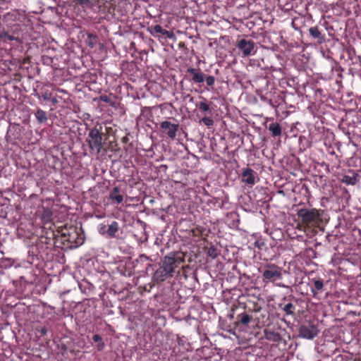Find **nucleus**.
<instances>
[{"mask_svg":"<svg viewBox=\"0 0 361 361\" xmlns=\"http://www.w3.org/2000/svg\"><path fill=\"white\" fill-rule=\"evenodd\" d=\"M204 80L206 81L208 86L212 87L214 85L215 78L213 75L204 76Z\"/></svg>","mask_w":361,"mask_h":361,"instance_id":"ea45409f","label":"nucleus"},{"mask_svg":"<svg viewBox=\"0 0 361 361\" xmlns=\"http://www.w3.org/2000/svg\"><path fill=\"white\" fill-rule=\"evenodd\" d=\"M107 226L108 224H105L104 223L98 225L97 231L100 235L106 236Z\"/></svg>","mask_w":361,"mask_h":361,"instance_id":"4c0bfd02","label":"nucleus"},{"mask_svg":"<svg viewBox=\"0 0 361 361\" xmlns=\"http://www.w3.org/2000/svg\"><path fill=\"white\" fill-rule=\"evenodd\" d=\"M148 31L154 37H158L159 35L166 36L168 38L171 39L175 37L173 32L164 30L160 25H152L148 27Z\"/></svg>","mask_w":361,"mask_h":361,"instance_id":"f3484780","label":"nucleus"},{"mask_svg":"<svg viewBox=\"0 0 361 361\" xmlns=\"http://www.w3.org/2000/svg\"><path fill=\"white\" fill-rule=\"evenodd\" d=\"M257 173L251 168L246 167L242 169L241 182L246 183L250 186L255 184Z\"/></svg>","mask_w":361,"mask_h":361,"instance_id":"dca6fc26","label":"nucleus"},{"mask_svg":"<svg viewBox=\"0 0 361 361\" xmlns=\"http://www.w3.org/2000/svg\"><path fill=\"white\" fill-rule=\"evenodd\" d=\"M118 223L116 221H111V224L107 226L106 237L111 238H115L118 231Z\"/></svg>","mask_w":361,"mask_h":361,"instance_id":"bb28decb","label":"nucleus"},{"mask_svg":"<svg viewBox=\"0 0 361 361\" xmlns=\"http://www.w3.org/2000/svg\"><path fill=\"white\" fill-rule=\"evenodd\" d=\"M87 44L88 47L93 48L97 42V36L93 33H87Z\"/></svg>","mask_w":361,"mask_h":361,"instance_id":"473e14b6","label":"nucleus"},{"mask_svg":"<svg viewBox=\"0 0 361 361\" xmlns=\"http://www.w3.org/2000/svg\"><path fill=\"white\" fill-rule=\"evenodd\" d=\"M279 286L283 287V288H288V286H286L284 284H280Z\"/></svg>","mask_w":361,"mask_h":361,"instance_id":"09e8293b","label":"nucleus"},{"mask_svg":"<svg viewBox=\"0 0 361 361\" xmlns=\"http://www.w3.org/2000/svg\"><path fill=\"white\" fill-rule=\"evenodd\" d=\"M187 73L191 76L189 80L192 83H202L204 81V74L200 68L197 69L192 67H188L187 68Z\"/></svg>","mask_w":361,"mask_h":361,"instance_id":"a211bd4d","label":"nucleus"},{"mask_svg":"<svg viewBox=\"0 0 361 361\" xmlns=\"http://www.w3.org/2000/svg\"><path fill=\"white\" fill-rule=\"evenodd\" d=\"M180 125L178 122L175 120V122H171L169 120H165L159 124V132L166 138L174 140L176 138L177 134L179 131Z\"/></svg>","mask_w":361,"mask_h":361,"instance_id":"6e6552de","label":"nucleus"},{"mask_svg":"<svg viewBox=\"0 0 361 361\" xmlns=\"http://www.w3.org/2000/svg\"><path fill=\"white\" fill-rule=\"evenodd\" d=\"M264 334L265 339L269 341L279 342L282 339L281 334L276 331L264 329Z\"/></svg>","mask_w":361,"mask_h":361,"instance_id":"a878e982","label":"nucleus"},{"mask_svg":"<svg viewBox=\"0 0 361 361\" xmlns=\"http://www.w3.org/2000/svg\"><path fill=\"white\" fill-rule=\"evenodd\" d=\"M236 290H237V289H236V288H233V289L227 290V291H228V293H231V292H233V291H236Z\"/></svg>","mask_w":361,"mask_h":361,"instance_id":"de8ad7c7","label":"nucleus"},{"mask_svg":"<svg viewBox=\"0 0 361 361\" xmlns=\"http://www.w3.org/2000/svg\"><path fill=\"white\" fill-rule=\"evenodd\" d=\"M309 33L311 37L317 41L319 44H322L325 41L324 35L322 34L321 31L317 26L311 27L309 29Z\"/></svg>","mask_w":361,"mask_h":361,"instance_id":"b1692460","label":"nucleus"},{"mask_svg":"<svg viewBox=\"0 0 361 361\" xmlns=\"http://www.w3.org/2000/svg\"><path fill=\"white\" fill-rule=\"evenodd\" d=\"M61 348H62V350H63L64 351H66V345H63Z\"/></svg>","mask_w":361,"mask_h":361,"instance_id":"8fccbe9b","label":"nucleus"},{"mask_svg":"<svg viewBox=\"0 0 361 361\" xmlns=\"http://www.w3.org/2000/svg\"><path fill=\"white\" fill-rule=\"evenodd\" d=\"M348 356L343 355H338L332 360V361H348Z\"/></svg>","mask_w":361,"mask_h":361,"instance_id":"79ce46f5","label":"nucleus"},{"mask_svg":"<svg viewBox=\"0 0 361 361\" xmlns=\"http://www.w3.org/2000/svg\"><path fill=\"white\" fill-rule=\"evenodd\" d=\"M227 317L230 320H233L234 330L239 332H248L254 323L252 314L246 310H243L236 314L234 312L230 313L227 315Z\"/></svg>","mask_w":361,"mask_h":361,"instance_id":"7ed1b4c3","label":"nucleus"},{"mask_svg":"<svg viewBox=\"0 0 361 361\" xmlns=\"http://www.w3.org/2000/svg\"><path fill=\"white\" fill-rule=\"evenodd\" d=\"M54 87L56 85L52 83H39L33 89L32 94L39 100L41 104L44 105L51 99L50 88L54 90Z\"/></svg>","mask_w":361,"mask_h":361,"instance_id":"0eeeda50","label":"nucleus"},{"mask_svg":"<svg viewBox=\"0 0 361 361\" xmlns=\"http://www.w3.org/2000/svg\"><path fill=\"white\" fill-rule=\"evenodd\" d=\"M102 126H97L89 128L87 130V135L85 139L88 145L90 152L99 154L103 148V137H102Z\"/></svg>","mask_w":361,"mask_h":361,"instance_id":"20e7f679","label":"nucleus"},{"mask_svg":"<svg viewBox=\"0 0 361 361\" xmlns=\"http://www.w3.org/2000/svg\"><path fill=\"white\" fill-rule=\"evenodd\" d=\"M343 125H345L347 130V133L353 135V136L361 135V116L355 114L353 115L348 116Z\"/></svg>","mask_w":361,"mask_h":361,"instance_id":"1a4fd4ad","label":"nucleus"},{"mask_svg":"<svg viewBox=\"0 0 361 361\" xmlns=\"http://www.w3.org/2000/svg\"><path fill=\"white\" fill-rule=\"evenodd\" d=\"M55 90L59 92H61V93H65V94H67V91L66 90H63V89H61V88H59V87H54Z\"/></svg>","mask_w":361,"mask_h":361,"instance_id":"c03bdc74","label":"nucleus"},{"mask_svg":"<svg viewBox=\"0 0 361 361\" xmlns=\"http://www.w3.org/2000/svg\"><path fill=\"white\" fill-rule=\"evenodd\" d=\"M207 254L208 256H209L212 259H215L219 255V250L217 249L216 247L212 245L209 247Z\"/></svg>","mask_w":361,"mask_h":361,"instance_id":"f704fd0d","label":"nucleus"},{"mask_svg":"<svg viewBox=\"0 0 361 361\" xmlns=\"http://www.w3.org/2000/svg\"><path fill=\"white\" fill-rule=\"evenodd\" d=\"M281 268L275 264H268L262 271V281L267 283L282 278Z\"/></svg>","mask_w":361,"mask_h":361,"instance_id":"9d476101","label":"nucleus"},{"mask_svg":"<svg viewBox=\"0 0 361 361\" xmlns=\"http://www.w3.org/2000/svg\"><path fill=\"white\" fill-rule=\"evenodd\" d=\"M299 336L305 339H313L318 334L317 326L312 323L304 324L299 327Z\"/></svg>","mask_w":361,"mask_h":361,"instance_id":"4468645a","label":"nucleus"},{"mask_svg":"<svg viewBox=\"0 0 361 361\" xmlns=\"http://www.w3.org/2000/svg\"><path fill=\"white\" fill-rule=\"evenodd\" d=\"M235 46L244 56L255 54V42L252 39H240Z\"/></svg>","mask_w":361,"mask_h":361,"instance_id":"2eb2a0df","label":"nucleus"},{"mask_svg":"<svg viewBox=\"0 0 361 361\" xmlns=\"http://www.w3.org/2000/svg\"><path fill=\"white\" fill-rule=\"evenodd\" d=\"M94 343H97V349L99 351H102L105 348V343L103 341L102 337L99 334H94L92 338Z\"/></svg>","mask_w":361,"mask_h":361,"instance_id":"c85d7f7f","label":"nucleus"},{"mask_svg":"<svg viewBox=\"0 0 361 361\" xmlns=\"http://www.w3.org/2000/svg\"><path fill=\"white\" fill-rule=\"evenodd\" d=\"M314 97L317 102H323V99L326 97V94L321 88H316L314 90Z\"/></svg>","mask_w":361,"mask_h":361,"instance_id":"2f4dec72","label":"nucleus"},{"mask_svg":"<svg viewBox=\"0 0 361 361\" xmlns=\"http://www.w3.org/2000/svg\"><path fill=\"white\" fill-rule=\"evenodd\" d=\"M274 78L279 80V84L281 87L286 88L288 86H291L288 82V80L284 70L282 68L274 69Z\"/></svg>","mask_w":361,"mask_h":361,"instance_id":"aec40b11","label":"nucleus"},{"mask_svg":"<svg viewBox=\"0 0 361 361\" xmlns=\"http://www.w3.org/2000/svg\"><path fill=\"white\" fill-rule=\"evenodd\" d=\"M260 99L269 104L273 108H276L278 104L274 99V87L271 80L266 76H257L252 80V85Z\"/></svg>","mask_w":361,"mask_h":361,"instance_id":"f03ea898","label":"nucleus"},{"mask_svg":"<svg viewBox=\"0 0 361 361\" xmlns=\"http://www.w3.org/2000/svg\"><path fill=\"white\" fill-rule=\"evenodd\" d=\"M297 300L294 298L284 296L278 304L279 310H282L284 316L293 317L295 314Z\"/></svg>","mask_w":361,"mask_h":361,"instance_id":"9b49d317","label":"nucleus"},{"mask_svg":"<svg viewBox=\"0 0 361 361\" xmlns=\"http://www.w3.org/2000/svg\"><path fill=\"white\" fill-rule=\"evenodd\" d=\"M109 199L114 204H121L123 201V195L121 193V189L118 186H115L110 191Z\"/></svg>","mask_w":361,"mask_h":361,"instance_id":"4be33fe9","label":"nucleus"},{"mask_svg":"<svg viewBox=\"0 0 361 361\" xmlns=\"http://www.w3.org/2000/svg\"><path fill=\"white\" fill-rule=\"evenodd\" d=\"M308 286H310L312 297L320 299V296L325 290V283L322 278L316 276L309 279Z\"/></svg>","mask_w":361,"mask_h":361,"instance_id":"f8f14e48","label":"nucleus"},{"mask_svg":"<svg viewBox=\"0 0 361 361\" xmlns=\"http://www.w3.org/2000/svg\"><path fill=\"white\" fill-rule=\"evenodd\" d=\"M202 98L203 101L200 102L198 105L199 109L203 112L210 111L209 105L207 103L206 99L204 97Z\"/></svg>","mask_w":361,"mask_h":361,"instance_id":"c9c22d12","label":"nucleus"},{"mask_svg":"<svg viewBox=\"0 0 361 361\" xmlns=\"http://www.w3.org/2000/svg\"><path fill=\"white\" fill-rule=\"evenodd\" d=\"M184 257L180 252H170L163 257L159 267L152 274V280L157 283L165 281L176 275L180 282L186 280L188 275L183 266Z\"/></svg>","mask_w":361,"mask_h":361,"instance_id":"f257e3e1","label":"nucleus"},{"mask_svg":"<svg viewBox=\"0 0 361 361\" xmlns=\"http://www.w3.org/2000/svg\"><path fill=\"white\" fill-rule=\"evenodd\" d=\"M99 100L105 103L109 104L111 106H114V102L111 99V98L106 94H101L99 97Z\"/></svg>","mask_w":361,"mask_h":361,"instance_id":"e433bc0d","label":"nucleus"},{"mask_svg":"<svg viewBox=\"0 0 361 361\" xmlns=\"http://www.w3.org/2000/svg\"><path fill=\"white\" fill-rule=\"evenodd\" d=\"M359 137H360V140H359V142H360V145H361V135H360V136H359Z\"/></svg>","mask_w":361,"mask_h":361,"instance_id":"3c124183","label":"nucleus"},{"mask_svg":"<svg viewBox=\"0 0 361 361\" xmlns=\"http://www.w3.org/2000/svg\"><path fill=\"white\" fill-rule=\"evenodd\" d=\"M47 332V329L46 327H43L40 330V333L42 335H45Z\"/></svg>","mask_w":361,"mask_h":361,"instance_id":"a18cd8bd","label":"nucleus"},{"mask_svg":"<svg viewBox=\"0 0 361 361\" xmlns=\"http://www.w3.org/2000/svg\"><path fill=\"white\" fill-rule=\"evenodd\" d=\"M242 278H245L247 279H250V276H248L246 274H243V275H241L240 279H242Z\"/></svg>","mask_w":361,"mask_h":361,"instance_id":"49530a36","label":"nucleus"},{"mask_svg":"<svg viewBox=\"0 0 361 361\" xmlns=\"http://www.w3.org/2000/svg\"><path fill=\"white\" fill-rule=\"evenodd\" d=\"M97 0H75V2L82 8L91 9L96 6Z\"/></svg>","mask_w":361,"mask_h":361,"instance_id":"cd10ccee","label":"nucleus"},{"mask_svg":"<svg viewBox=\"0 0 361 361\" xmlns=\"http://www.w3.org/2000/svg\"><path fill=\"white\" fill-rule=\"evenodd\" d=\"M61 240L69 249H75L83 244L84 238L75 228L66 229L61 233Z\"/></svg>","mask_w":361,"mask_h":361,"instance_id":"39448f33","label":"nucleus"},{"mask_svg":"<svg viewBox=\"0 0 361 361\" xmlns=\"http://www.w3.org/2000/svg\"><path fill=\"white\" fill-rule=\"evenodd\" d=\"M35 116L39 123H43L47 121V113L42 109H38L35 113Z\"/></svg>","mask_w":361,"mask_h":361,"instance_id":"7c9ffc66","label":"nucleus"},{"mask_svg":"<svg viewBox=\"0 0 361 361\" xmlns=\"http://www.w3.org/2000/svg\"><path fill=\"white\" fill-rule=\"evenodd\" d=\"M137 262H147L146 264V269L147 270L149 267H152V264L149 262H152V259L145 254L140 255L137 259Z\"/></svg>","mask_w":361,"mask_h":361,"instance_id":"72a5a7b5","label":"nucleus"},{"mask_svg":"<svg viewBox=\"0 0 361 361\" xmlns=\"http://www.w3.org/2000/svg\"><path fill=\"white\" fill-rule=\"evenodd\" d=\"M341 181L346 185H355L360 180V176L354 171H349L348 173L342 175Z\"/></svg>","mask_w":361,"mask_h":361,"instance_id":"412c9836","label":"nucleus"},{"mask_svg":"<svg viewBox=\"0 0 361 361\" xmlns=\"http://www.w3.org/2000/svg\"><path fill=\"white\" fill-rule=\"evenodd\" d=\"M279 4L285 11L294 10L297 6V0H279Z\"/></svg>","mask_w":361,"mask_h":361,"instance_id":"393cba45","label":"nucleus"},{"mask_svg":"<svg viewBox=\"0 0 361 361\" xmlns=\"http://www.w3.org/2000/svg\"><path fill=\"white\" fill-rule=\"evenodd\" d=\"M202 122L207 127H211L214 125V120L210 117L202 118Z\"/></svg>","mask_w":361,"mask_h":361,"instance_id":"58836bf2","label":"nucleus"},{"mask_svg":"<svg viewBox=\"0 0 361 361\" xmlns=\"http://www.w3.org/2000/svg\"><path fill=\"white\" fill-rule=\"evenodd\" d=\"M219 325L221 329H223L230 334H235V331L234 330V326L233 328H231V326L229 324H228L226 320L223 319L220 317L219 320Z\"/></svg>","mask_w":361,"mask_h":361,"instance_id":"c756f323","label":"nucleus"},{"mask_svg":"<svg viewBox=\"0 0 361 361\" xmlns=\"http://www.w3.org/2000/svg\"><path fill=\"white\" fill-rule=\"evenodd\" d=\"M297 215L305 224L315 222L319 218V214L315 208H300L297 210Z\"/></svg>","mask_w":361,"mask_h":361,"instance_id":"ddd939ff","label":"nucleus"},{"mask_svg":"<svg viewBox=\"0 0 361 361\" xmlns=\"http://www.w3.org/2000/svg\"><path fill=\"white\" fill-rule=\"evenodd\" d=\"M49 102H51L53 105H56L59 102L57 98L56 97L52 96L51 99H49Z\"/></svg>","mask_w":361,"mask_h":361,"instance_id":"37998d69","label":"nucleus"},{"mask_svg":"<svg viewBox=\"0 0 361 361\" xmlns=\"http://www.w3.org/2000/svg\"><path fill=\"white\" fill-rule=\"evenodd\" d=\"M37 216L44 224L50 223L52 221L53 212L49 207H42L37 212Z\"/></svg>","mask_w":361,"mask_h":361,"instance_id":"6ab92c4d","label":"nucleus"},{"mask_svg":"<svg viewBox=\"0 0 361 361\" xmlns=\"http://www.w3.org/2000/svg\"><path fill=\"white\" fill-rule=\"evenodd\" d=\"M269 121L271 123L266 125V128L268 129L273 137L281 136L282 133L281 125L279 123L274 121V119L272 118H270Z\"/></svg>","mask_w":361,"mask_h":361,"instance_id":"5701e85b","label":"nucleus"},{"mask_svg":"<svg viewBox=\"0 0 361 361\" xmlns=\"http://www.w3.org/2000/svg\"><path fill=\"white\" fill-rule=\"evenodd\" d=\"M21 32L20 25L15 23L11 26L0 30V40L3 43H8L9 42L15 41L16 43H21L22 41L19 37V34Z\"/></svg>","mask_w":361,"mask_h":361,"instance_id":"423d86ee","label":"nucleus"},{"mask_svg":"<svg viewBox=\"0 0 361 361\" xmlns=\"http://www.w3.org/2000/svg\"><path fill=\"white\" fill-rule=\"evenodd\" d=\"M254 245L255 247L259 249H262L265 245V243L264 240L259 238V239L255 240V242L254 243Z\"/></svg>","mask_w":361,"mask_h":361,"instance_id":"a19ab883","label":"nucleus"}]
</instances>
